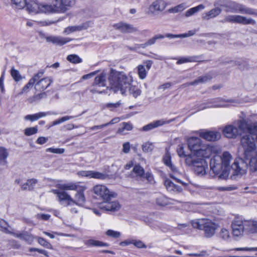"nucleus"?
<instances>
[{"label":"nucleus","mask_w":257,"mask_h":257,"mask_svg":"<svg viewBox=\"0 0 257 257\" xmlns=\"http://www.w3.org/2000/svg\"><path fill=\"white\" fill-rule=\"evenodd\" d=\"M109 90L114 93L120 91L122 95L127 91L134 97L137 98L141 94V89L136 85H133V78L131 75H126L123 72L117 71L111 69L108 76Z\"/></svg>","instance_id":"f257e3e1"},{"label":"nucleus","mask_w":257,"mask_h":257,"mask_svg":"<svg viewBox=\"0 0 257 257\" xmlns=\"http://www.w3.org/2000/svg\"><path fill=\"white\" fill-rule=\"evenodd\" d=\"M93 192L96 198L103 201L99 204L100 209L105 211H116L120 208V205L117 201H110V199L116 197L117 195L115 193L110 191L106 186L101 184L96 185L93 188Z\"/></svg>","instance_id":"f03ea898"},{"label":"nucleus","mask_w":257,"mask_h":257,"mask_svg":"<svg viewBox=\"0 0 257 257\" xmlns=\"http://www.w3.org/2000/svg\"><path fill=\"white\" fill-rule=\"evenodd\" d=\"M222 132L226 138L230 139H235L244 133L255 134L257 133V122L248 124L244 119H239L225 126Z\"/></svg>","instance_id":"7ed1b4c3"},{"label":"nucleus","mask_w":257,"mask_h":257,"mask_svg":"<svg viewBox=\"0 0 257 257\" xmlns=\"http://www.w3.org/2000/svg\"><path fill=\"white\" fill-rule=\"evenodd\" d=\"M231 159L230 154L226 152L222 156L215 155L210 161V168L215 175H219V178L226 179L229 173V166Z\"/></svg>","instance_id":"20e7f679"},{"label":"nucleus","mask_w":257,"mask_h":257,"mask_svg":"<svg viewBox=\"0 0 257 257\" xmlns=\"http://www.w3.org/2000/svg\"><path fill=\"white\" fill-rule=\"evenodd\" d=\"M186 141L191 153L189 157L192 159L200 157H210L212 153L213 147L203 144L202 140L198 137L188 138Z\"/></svg>","instance_id":"39448f33"},{"label":"nucleus","mask_w":257,"mask_h":257,"mask_svg":"<svg viewBox=\"0 0 257 257\" xmlns=\"http://www.w3.org/2000/svg\"><path fill=\"white\" fill-rule=\"evenodd\" d=\"M86 187L80 186L77 190V193L74 196V199H73L70 195L65 191H60L57 189H53L51 192L56 194L58 198V200L62 204L65 203L66 206H71L75 205L76 206H82L85 202L86 199L84 192Z\"/></svg>","instance_id":"423d86ee"},{"label":"nucleus","mask_w":257,"mask_h":257,"mask_svg":"<svg viewBox=\"0 0 257 257\" xmlns=\"http://www.w3.org/2000/svg\"><path fill=\"white\" fill-rule=\"evenodd\" d=\"M49 4L38 3L31 2V4L27 5V11L30 13L53 14L60 13L55 3L52 0H48Z\"/></svg>","instance_id":"0eeeda50"},{"label":"nucleus","mask_w":257,"mask_h":257,"mask_svg":"<svg viewBox=\"0 0 257 257\" xmlns=\"http://www.w3.org/2000/svg\"><path fill=\"white\" fill-rule=\"evenodd\" d=\"M214 6H219L225 8L226 12L239 13L243 14L257 16V11L256 10L246 7L242 4L235 2L222 4L220 1L215 2Z\"/></svg>","instance_id":"6e6552de"},{"label":"nucleus","mask_w":257,"mask_h":257,"mask_svg":"<svg viewBox=\"0 0 257 257\" xmlns=\"http://www.w3.org/2000/svg\"><path fill=\"white\" fill-rule=\"evenodd\" d=\"M192 226L194 228L203 230L204 235L207 237H212L218 227L217 224L207 218H202L193 221Z\"/></svg>","instance_id":"1a4fd4ad"},{"label":"nucleus","mask_w":257,"mask_h":257,"mask_svg":"<svg viewBox=\"0 0 257 257\" xmlns=\"http://www.w3.org/2000/svg\"><path fill=\"white\" fill-rule=\"evenodd\" d=\"M208 158L200 157L192 159L189 157L185 160V163L187 166L193 167L196 174L203 175L206 173V168L207 166L205 159Z\"/></svg>","instance_id":"9d476101"},{"label":"nucleus","mask_w":257,"mask_h":257,"mask_svg":"<svg viewBox=\"0 0 257 257\" xmlns=\"http://www.w3.org/2000/svg\"><path fill=\"white\" fill-rule=\"evenodd\" d=\"M252 227L257 231V221H245L240 220H234L232 223V233L234 235L239 236L243 232L245 226Z\"/></svg>","instance_id":"9b49d317"},{"label":"nucleus","mask_w":257,"mask_h":257,"mask_svg":"<svg viewBox=\"0 0 257 257\" xmlns=\"http://www.w3.org/2000/svg\"><path fill=\"white\" fill-rule=\"evenodd\" d=\"M222 23H231L239 24L241 25H252L256 24V21L251 19L248 18L241 15H228L221 21Z\"/></svg>","instance_id":"f8f14e48"},{"label":"nucleus","mask_w":257,"mask_h":257,"mask_svg":"<svg viewBox=\"0 0 257 257\" xmlns=\"http://www.w3.org/2000/svg\"><path fill=\"white\" fill-rule=\"evenodd\" d=\"M106 85V76L104 73H101L95 77L93 84L90 89L92 93H102L104 92V89L105 87L109 89Z\"/></svg>","instance_id":"ddd939ff"},{"label":"nucleus","mask_w":257,"mask_h":257,"mask_svg":"<svg viewBox=\"0 0 257 257\" xmlns=\"http://www.w3.org/2000/svg\"><path fill=\"white\" fill-rule=\"evenodd\" d=\"M167 6V3L164 0H156L153 2L149 7L148 14L156 15L163 11Z\"/></svg>","instance_id":"4468645a"},{"label":"nucleus","mask_w":257,"mask_h":257,"mask_svg":"<svg viewBox=\"0 0 257 257\" xmlns=\"http://www.w3.org/2000/svg\"><path fill=\"white\" fill-rule=\"evenodd\" d=\"M247 164L243 160H236L231 165L232 173L235 175H242L245 173Z\"/></svg>","instance_id":"2eb2a0df"},{"label":"nucleus","mask_w":257,"mask_h":257,"mask_svg":"<svg viewBox=\"0 0 257 257\" xmlns=\"http://www.w3.org/2000/svg\"><path fill=\"white\" fill-rule=\"evenodd\" d=\"M44 71L41 70L39 71L37 74H35L34 76L31 78L29 82L23 87L20 94L28 93L30 89L34 86L37 81L40 79L43 75Z\"/></svg>","instance_id":"dca6fc26"},{"label":"nucleus","mask_w":257,"mask_h":257,"mask_svg":"<svg viewBox=\"0 0 257 257\" xmlns=\"http://www.w3.org/2000/svg\"><path fill=\"white\" fill-rule=\"evenodd\" d=\"M198 134L200 137L208 141H215L221 138L220 133L217 132L201 130Z\"/></svg>","instance_id":"f3484780"},{"label":"nucleus","mask_w":257,"mask_h":257,"mask_svg":"<svg viewBox=\"0 0 257 257\" xmlns=\"http://www.w3.org/2000/svg\"><path fill=\"white\" fill-rule=\"evenodd\" d=\"M78 174L80 176L89 178H94L100 180H104L106 179L108 176L106 174L94 171H79Z\"/></svg>","instance_id":"a211bd4d"},{"label":"nucleus","mask_w":257,"mask_h":257,"mask_svg":"<svg viewBox=\"0 0 257 257\" xmlns=\"http://www.w3.org/2000/svg\"><path fill=\"white\" fill-rule=\"evenodd\" d=\"M113 27L123 33H132L138 31L137 28L134 27L133 25L122 22L114 24Z\"/></svg>","instance_id":"6ab92c4d"},{"label":"nucleus","mask_w":257,"mask_h":257,"mask_svg":"<svg viewBox=\"0 0 257 257\" xmlns=\"http://www.w3.org/2000/svg\"><path fill=\"white\" fill-rule=\"evenodd\" d=\"M55 3L60 13L66 12L69 8L75 4V0H52Z\"/></svg>","instance_id":"aec40b11"},{"label":"nucleus","mask_w":257,"mask_h":257,"mask_svg":"<svg viewBox=\"0 0 257 257\" xmlns=\"http://www.w3.org/2000/svg\"><path fill=\"white\" fill-rule=\"evenodd\" d=\"M174 119V118L170 120L161 119L160 120H155L147 125L144 126L142 129L144 131H148L159 126H162L164 124H169L170 122L173 121Z\"/></svg>","instance_id":"412c9836"},{"label":"nucleus","mask_w":257,"mask_h":257,"mask_svg":"<svg viewBox=\"0 0 257 257\" xmlns=\"http://www.w3.org/2000/svg\"><path fill=\"white\" fill-rule=\"evenodd\" d=\"M213 78V74L211 73L206 74L199 77L197 79L190 82H187L182 85V87H185L190 85H196L199 83H205L211 80Z\"/></svg>","instance_id":"4be33fe9"},{"label":"nucleus","mask_w":257,"mask_h":257,"mask_svg":"<svg viewBox=\"0 0 257 257\" xmlns=\"http://www.w3.org/2000/svg\"><path fill=\"white\" fill-rule=\"evenodd\" d=\"M52 82V79L49 77L39 79L35 83V89L37 91H43L50 85Z\"/></svg>","instance_id":"5701e85b"},{"label":"nucleus","mask_w":257,"mask_h":257,"mask_svg":"<svg viewBox=\"0 0 257 257\" xmlns=\"http://www.w3.org/2000/svg\"><path fill=\"white\" fill-rule=\"evenodd\" d=\"M168 167L172 172V173H170L169 176L171 178L176 180L178 182H179L184 185H186V184L183 182L180 178L184 177V173L180 172L179 169L172 163L171 164V165H169Z\"/></svg>","instance_id":"b1692460"},{"label":"nucleus","mask_w":257,"mask_h":257,"mask_svg":"<svg viewBox=\"0 0 257 257\" xmlns=\"http://www.w3.org/2000/svg\"><path fill=\"white\" fill-rule=\"evenodd\" d=\"M221 12V9L218 7H216L207 12L202 14V19L204 20H209L216 17L220 14Z\"/></svg>","instance_id":"393cba45"},{"label":"nucleus","mask_w":257,"mask_h":257,"mask_svg":"<svg viewBox=\"0 0 257 257\" xmlns=\"http://www.w3.org/2000/svg\"><path fill=\"white\" fill-rule=\"evenodd\" d=\"M164 185L167 190L170 192L173 193H180L182 191V189L180 186L176 185L171 180L166 179L165 181Z\"/></svg>","instance_id":"a878e982"},{"label":"nucleus","mask_w":257,"mask_h":257,"mask_svg":"<svg viewBox=\"0 0 257 257\" xmlns=\"http://www.w3.org/2000/svg\"><path fill=\"white\" fill-rule=\"evenodd\" d=\"M47 40L54 44L62 46L71 41V39L69 38H64L62 37H50L47 38Z\"/></svg>","instance_id":"bb28decb"},{"label":"nucleus","mask_w":257,"mask_h":257,"mask_svg":"<svg viewBox=\"0 0 257 257\" xmlns=\"http://www.w3.org/2000/svg\"><path fill=\"white\" fill-rule=\"evenodd\" d=\"M57 187L59 189V191H64L65 190H77L80 186L75 183L69 182L58 184Z\"/></svg>","instance_id":"cd10ccee"},{"label":"nucleus","mask_w":257,"mask_h":257,"mask_svg":"<svg viewBox=\"0 0 257 257\" xmlns=\"http://www.w3.org/2000/svg\"><path fill=\"white\" fill-rule=\"evenodd\" d=\"M49 114H55V113L50 112H40L34 114H28L24 117V119L26 120L34 121L39 119L41 117H45L47 115Z\"/></svg>","instance_id":"c85d7f7f"},{"label":"nucleus","mask_w":257,"mask_h":257,"mask_svg":"<svg viewBox=\"0 0 257 257\" xmlns=\"http://www.w3.org/2000/svg\"><path fill=\"white\" fill-rule=\"evenodd\" d=\"M246 159H250L249 163V168L251 171L256 172L257 171V150L255 151V152L253 155L249 157L246 158Z\"/></svg>","instance_id":"c756f323"},{"label":"nucleus","mask_w":257,"mask_h":257,"mask_svg":"<svg viewBox=\"0 0 257 257\" xmlns=\"http://www.w3.org/2000/svg\"><path fill=\"white\" fill-rule=\"evenodd\" d=\"M8 150L3 147H0V165H6L8 164L7 158L9 157Z\"/></svg>","instance_id":"7c9ffc66"},{"label":"nucleus","mask_w":257,"mask_h":257,"mask_svg":"<svg viewBox=\"0 0 257 257\" xmlns=\"http://www.w3.org/2000/svg\"><path fill=\"white\" fill-rule=\"evenodd\" d=\"M164 38V35L161 34H158L155 35L154 37L149 39L146 43L142 44L137 45V48H145L148 46L152 45L155 43L157 40L163 39Z\"/></svg>","instance_id":"2f4dec72"},{"label":"nucleus","mask_w":257,"mask_h":257,"mask_svg":"<svg viewBox=\"0 0 257 257\" xmlns=\"http://www.w3.org/2000/svg\"><path fill=\"white\" fill-rule=\"evenodd\" d=\"M85 244L88 246H108V244L98 240L89 239L85 241Z\"/></svg>","instance_id":"473e14b6"},{"label":"nucleus","mask_w":257,"mask_h":257,"mask_svg":"<svg viewBox=\"0 0 257 257\" xmlns=\"http://www.w3.org/2000/svg\"><path fill=\"white\" fill-rule=\"evenodd\" d=\"M122 126L121 127H119L118 130L117 131V134H119L120 135H124L125 134V133L124 132L125 131H131L133 128V125L130 122H122L120 124Z\"/></svg>","instance_id":"72a5a7b5"},{"label":"nucleus","mask_w":257,"mask_h":257,"mask_svg":"<svg viewBox=\"0 0 257 257\" xmlns=\"http://www.w3.org/2000/svg\"><path fill=\"white\" fill-rule=\"evenodd\" d=\"M38 183V180L36 179H31L28 180L26 183L22 186L23 190H32L34 188L35 185Z\"/></svg>","instance_id":"f704fd0d"},{"label":"nucleus","mask_w":257,"mask_h":257,"mask_svg":"<svg viewBox=\"0 0 257 257\" xmlns=\"http://www.w3.org/2000/svg\"><path fill=\"white\" fill-rule=\"evenodd\" d=\"M12 5L19 9H22L26 7L28 4L31 3H27L26 0H11Z\"/></svg>","instance_id":"c9c22d12"},{"label":"nucleus","mask_w":257,"mask_h":257,"mask_svg":"<svg viewBox=\"0 0 257 257\" xmlns=\"http://www.w3.org/2000/svg\"><path fill=\"white\" fill-rule=\"evenodd\" d=\"M12 234L14 236L23 239L30 243L33 241L32 235L28 233H16L13 232Z\"/></svg>","instance_id":"e433bc0d"},{"label":"nucleus","mask_w":257,"mask_h":257,"mask_svg":"<svg viewBox=\"0 0 257 257\" xmlns=\"http://www.w3.org/2000/svg\"><path fill=\"white\" fill-rule=\"evenodd\" d=\"M168 199L162 194H159L156 197V203L159 206H166L168 204Z\"/></svg>","instance_id":"4c0bfd02"},{"label":"nucleus","mask_w":257,"mask_h":257,"mask_svg":"<svg viewBox=\"0 0 257 257\" xmlns=\"http://www.w3.org/2000/svg\"><path fill=\"white\" fill-rule=\"evenodd\" d=\"M47 96L46 92H42L37 94L34 95V96L30 97L28 99V101L30 103H33L38 100H40L43 98H46Z\"/></svg>","instance_id":"58836bf2"},{"label":"nucleus","mask_w":257,"mask_h":257,"mask_svg":"<svg viewBox=\"0 0 257 257\" xmlns=\"http://www.w3.org/2000/svg\"><path fill=\"white\" fill-rule=\"evenodd\" d=\"M137 70L139 78L142 80L145 79L147 77L148 72L145 69V66L142 65H139L137 67Z\"/></svg>","instance_id":"ea45409f"},{"label":"nucleus","mask_w":257,"mask_h":257,"mask_svg":"<svg viewBox=\"0 0 257 257\" xmlns=\"http://www.w3.org/2000/svg\"><path fill=\"white\" fill-rule=\"evenodd\" d=\"M86 27H84V26H70L66 28L64 32L65 33H66L67 34H70L71 33L75 32V31H79L82 30L83 29H86Z\"/></svg>","instance_id":"a19ab883"},{"label":"nucleus","mask_w":257,"mask_h":257,"mask_svg":"<svg viewBox=\"0 0 257 257\" xmlns=\"http://www.w3.org/2000/svg\"><path fill=\"white\" fill-rule=\"evenodd\" d=\"M133 171L137 176L143 177L144 175L145 170L139 164L135 165Z\"/></svg>","instance_id":"79ce46f5"},{"label":"nucleus","mask_w":257,"mask_h":257,"mask_svg":"<svg viewBox=\"0 0 257 257\" xmlns=\"http://www.w3.org/2000/svg\"><path fill=\"white\" fill-rule=\"evenodd\" d=\"M9 226V225L7 222H6L4 219L0 218V230L4 232L12 234L13 232H12L10 231H9V230L8 228Z\"/></svg>","instance_id":"37998d69"},{"label":"nucleus","mask_w":257,"mask_h":257,"mask_svg":"<svg viewBox=\"0 0 257 257\" xmlns=\"http://www.w3.org/2000/svg\"><path fill=\"white\" fill-rule=\"evenodd\" d=\"M67 60L70 62L77 64L82 62V59L77 55L71 54L67 56Z\"/></svg>","instance_id":"c03bdc74"},{"label":"nucleus","mask_w":257,"mask_h":257,"mask_svg":"<svg viewBox=\"0 0 257 257\" xmlns=\"http://www.w3.org/2000/svg\"><path fill=\"white\" fill-rule=\"evenodd\" d=\"M11 75L13 78L16 81L18 82L22 79V77L19 71L14 68H12L11 70Z\"/></svg>","instance_id":"a18cd8bd"},{"label":"nucleus","mask_w":257,"mask_h":257,"mask_svg":"<svg viewBox=\"0 0 257 257\" xmlns=\"http://www.w3.org/2000/svg\"><path fill=\"white\" fill-rule=\"evenodd\" d=\"M177 152L180 157L185 158V160L187 159V157L190 155V154H188L185 151V148L182 144L178 146Z\"/></svg>","instance_id":"49530a36"},{"label":"nucleus","mask_w":257,"mask_h":257,"mask_svg":"<svg viewBox=\"0 0 257 257\" xmlns=\"http://www.w3.org/2000/svg\"><path fill=\"white\" fill-rule=\"evenodd\" d=\"M218 236L220 238L224 240H228L230 238L229 231L225 228L221 229L219 232Z\"/></svg>","instance_id":"de8ad7c7"},{"label":"nucleus","mask_w":257,"mask_h":257,"mask_svg":"<svg viewBox=\"0 0 257 257\" xmlns=\"http://www.w3.org/2000/svg\"><path fill=\"white\" fill-rule=\"evenodd\" d=\"M38 126H35L34 127H27L24 130V134L26 136H30L31 135L36 134L38 132Z\"/></svg>","instance_id":"09e8293b"},{"label":"nucleus","mask_w":257,"mask_h":257,"mask_svg":"<svg viewBox=\"0 0 257 257\" xmlns=\"http://www.w3.org/2000/svg\"><path fill=\"white\" fill-rule=\"evenodd\" d=\"M38 243L45 247L52 249L53 247L51 243L48 242L45 239L41 237H37Z\"/></svg>","instance_id":"8fccbe9b"},{"label":"nucleus","mask_w":257,"mask_h":257,"mask_svg":"<svg viewBox=\"0 0 257 257\" xmlns=\"http://www.w3.org/2000/svg\"><path fill=\"white\" fill-rule=\"evenodd\" d=\"M74 118L73 116H65L60 119H57L52 122V125H56Z\"/></svg>","instance_id":"3c124183"},{"label":"nucleus","mask_w":257,"mask_h":257,"mask_svg":"<svg viewBox=\"0 0 257 257\" xmlns=\"http://www.w3.org/2000/svg\"><path fill=\"white\" fill-rule=\"evenodd\" d=\"M154 149V145L152 143L147 142L142 145V149L144 152H150Z\"/></svg>","instance_id":"603ef678"},{"label":"nucleus","mask_w":257,"mask_h":257,"mask_svg":"<svg viewBox=\"0 0 257 257\" xmlns=\"http://www.w3.org/2000/svg\"><path fill=\"white\" fill-rule=\"evenodd\" d=\"M195 57H181L179 58L177 62V64H181L185 63L191 62L194 61Z\"/></svg>","instance_id":"864d4df0"},{"label":"nucleus","mask_w":257,"mask_h":257,"mask_svg":"<svg viewBox=\"0 0 257 257\" xmlns=\"http://www.w3.org/2000/svg\"><path fill=\"white\" fill-rule=\"evenodd\" d=\"M106 234L113 238H118L120 236V233L118 231L109 229L106 232Z\"/></svg>","instance_id":"5fc2aeb1"},{"label":"nucleus","mask_w":257,"mask_h":257,"mask_svg":"<svg viewBox=\"0 0 257 257\" xmlns=\"http://www.w3.org/2000/svg\"><path fill=\"white\" fill-rule=\"evenodd\" d=\"M133 244L139 248H146L147 247L146 245L142 241L140 240L133 239Z\"/></svg>","instance_id":"6e6d98bb"},{"label":"nucleus","mask_w":257,"mask_h":257,"mask_svg":"<svg viewBox=\"0 0 257 257\" xmlns=\"http://www.w3.org/2000/svg\"><path fill=\"white\" fill-rule=\"evenodd\" d=\"M64 149L49 148L46 149V152L55 154H63L64 152Z\"/></svg>","instance_id":"4d7b16f0"},{"label":"nucleus","mask_w":257,"mask_h":257,"mask_svg":"<svg viewBox=\"0 0 257 257\" xmlns=\"http://www.w3.org/2000/svg\"><path fill=\"white\" fill-rule=\"evenodd\" d=\"M163 162L167 167L172 164L171 156L168 153H166L164 156Z\"/></svg>","instance_id":"13d9d810"},{"label":"nucleus","mask_w":257,"mask_h":257,"mask_svg":"<svg viewBox=\"0 0 257 257\" xmlns=\"http://www.w3.org/2000/svg\"><path fill=\"white\" fill-rule=\"evenodd\" d=\"M226 106V105L225 104V103L224 102H220L219 103L217 104H213L212 105H208L204 106L203 107L201 108V109H203L205 108L211 107H225Z\"/></svg>","instance_id":"bf43d9fd"},{"label":"nucleus","mask_w":257,"mask_h":257,"mask_svg":"<svg viewBox=\"0 0 257 257\" xmlns=\"http://www.w3.org/2000/svg\"><path fill=\"white\" fill-rule=\"evenodd\" d=\"M37 218L39 219H42L44 220H48L50 217V215L49 214H38L37 215Z\"/></svg>","instance_id":"052dcab7"},{"label":"nucleus","mask_w":257,"mask_h":257,"mask_svg":"<svg viewBox=\"0 0 257 257\" xmlns=\"http://www.w3.org/2000/svg\"><path fill=\"white\" fill-rule=\"evenodd\" d=\"M237 251H257V247H238L235 249Z\"/></svg>","instance_id":"680f3d73"},{"label":"nucleus","mask_w":257,"mask_h":257,"mask_svg":"<svg viewBox=\"0 0 257 257\" xmlns=\"http://www.w3.org/2000/svg\"><path fill=\"white\" fill-rule=\"evenodd\" d=\"M130 151V144L128 142L124 143L122 145V152L124 153H128Z\"/></svg>","instance_id":"e2e57ef3"},{"label":"nucleus","mask_w":257,"mask_h":257,"mask_svg":"<svg viewBox=\"0 0 257 257\" xmlns=\"http://www.w3.org/2000/svg\"><path fill=\"white\" fill-rule=\"evenodd\" d=\"M197 32L196 30H190L187 33H184L181 34V38H185V37H188L190 36H193Z\"/></svg>","instance_id":"0e129e2a"},{"label":"nucleus","mask_w":257,"mask_h":257,"mask_svg":"<svg viewBox=\"0 0 257 257\" xmlns=\"http://www.w3.org/2000/svg\"><path fill=\"white\" fill-rule=\"evenodd\" d=\"M47 141L48 138L44 137H40L38 138V139L36 141V143L40 145H43L45 143H46Z\"/></svg>","instance_id":"69168bd1"},{"label":"nucleus","mask_w":257,"mask_h":257,"mask_svg":"<svg viewBox=\"0 0 257 257\" xmlns=\"http://www.w3.org/2000/svg\"><path fill=\"white\" fill-rule=\"evenodd\" d=\"M120 119L119 117H115L112 119L109 122L104 123V125H105V126H107L109 125L113 124L118 122L120 121Z\"/></svg>","instance_id":"338daca9"},{"label":"nucleus","mask_w":257,"mask_h":257,"mask_svg":"<svg viewBox=\"0 0 257 257\" xmlns=\"http://www.w3.org/2000/svg\"><path fill=\"white\" fill-rule=\"evenodd\" d=\"M143 177L146 178L149 182H152L154 180L153 175L149 172H147L146 174L144 173V175Z\"/></svg>","instance_id":"774afa93"}]
</instances>
